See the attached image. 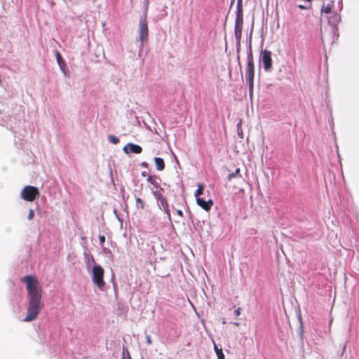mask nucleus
I'll return each mask as SVG.
<instances>
[{
    "mask_svg": "<svg viewBox=\"0 0 359 359\" xmlns=\"http://www.w3.org/2000/svg\"><path fill=\"white\" fill-rule=\"evenodd\" d=\"M21 280L26 283L28 294V306L25 322H30L37 318L43 306L42 303V288L34 276H26Z\"/></svg>",
    "mask_w": 359,
    "mask_h": 359,
    "instance_id": "f257e3e1",
    "label": "nucleus"
},
{
    "mask_svg": "<svg viewBox=\"0 0 359 359\" xmlns=\"http://www.w3.org/2000/svg\"><path fill=\"white\" fill-rule=\"evenodd\" d=\"M247 60L248 63L246 67V79L249 86L250 94L252 95L253 92L254 85L255 63L251 45H250L249 51L247 55Z\"/></svg>",
    "mask_w": 359,
    "mask_h": 359,
    "instance_id": "f03ea898",
    "label": "nucleus"
},
{
    "mask_svg": "<svg viewBox=\"0 0 359 359\" xmlns=\"http://www.w3.org/2000/svg\"><path fill=\"white\" fill-rule=\"evenodd\" d=\"M243 25V11L241 3H238L236 16L235 20V37L237 41L240 42L242 36V29Z\"/></svg>",
    "mask_w": 359,
    "mask_h": 359,
    "instance_id": "7ed1b4c3",
    "label": "nucleus"
},
{
    "mask_svg": "<svg viewBox=\"0 0 359 359\" xmlns=\"http://www.w3.org/2000/svg\"><path fill=\"white\" fill-rule=\"evenodd\" d=\"M93 282L100 290H103L105 286L104 280V271L100 265H95L92 269Z\"/></svg>",
    "mask_w": 359,
    "mask_h": 359,
    "instance_id": "20e7f679",
    "label": "nucleus"
},
{
    "mask_svg": "<svg viewBox=\"0 0 359 359\" xmlns=\"http://www.w3.org/2000/svg\"><path fill=\"white\" fill-rule=\"evenodd\" d=\"M20 195L23 200L32 202L39 197L40 193L37 187L28 185L22 189Z\"/></svg>",
    "mask_w": 359,
    "mask_h": 359,
    "instance_id": "39448f33",
    "label": "nucleus"
},
{
    "mask_svg": "<svg viewBox=\"0 0 359 359\" xmlns=\"http://www.w3.org/2000/svg\"><path fill=\"white\" fill-rule=\"evenodd\" d=\"M272 53L267 49H262L259 55V60L262 62L264 69L266 72H269L273 67V60L271 57Z\"/></svg>",
    "mask_w": 359,
    "mask_h": 359,
    "instance_id": "423d86ee",
    "label": "nucleus"
},
{
    "mask_svg": "<svg viewBox=\"0 0 359 359\" xmlns=\"http://www.w3.org/2000/svg\"><path fill=\"white\" fill-rule=\"evenodd\" d=\"M139 35L142 43L148 39V26L145 18H142L139 23Z\"/></svg>",
    "mask_w": 359,
    "mask_h": 359,
    "instance_id": "0eeeda50",
    "label": "nucleus"
},
{
    "mask_svg": "<svg viewBox=\"0 0 359 359\" xmlns=\"http://www.w3.org/2000/svg\"><path fill=\"white\" fill-rule=\"evenodd\" d=\"M196 203L201 208H203L205 211H209L211 210L214 203L212 199H209L208 201H205L203 198L201 197H197Z\"/></svg>",
    "mask_w": 359,
    "mask_h": 359,
    "instance_id": "6e6552de",
    "label": "nucleus"
},
{
    "mask_svg": "<svg viewBox=\"0 0 359 359\" xmlns=\"http://www.w3.org/2000/svg\"><path fill=\"white\" fill-rule=\"evenodd\" d=\"M123 151L126 154L129 153H133V154H140L142 151V149L140 146L133 144V143H128L123 147Z\"/></svg>",
    "mask_w": 359,
    "mask_h": 359,
    "instance_id": "1a4fd4ad",
    "label": "nucleus"
},
{
    "mask_svg": "<svg viewBox=\"0 0 359 359\" xmlns=\"http://www.w3.org/2000/svg\"><path fill=\"white\" fill-rule=\"evenodd\" d=\"M339 20L340 15L336 12H334L331 13L330 17L328 18V23L331 25L332 27H336Z\"/></svg>",
    "mask_w": 359,
    "mask_h": 359,
    "instance_id": "9d476101",
    "label": "nucleus"
},
{
    "mask_svg": "<svg viewBox=\"0 0 359 359\" xmlns=\"http://www.w3.org/2000/svg\"><path fill=\"white\" fill-rule=\"evenodd\" d=\"M160 202L159 207L163 208L165 213L167 215L169 219H170V212L169 210V205L166 198L164 197L158 201Z\"/></svg>",
    "mask_w": 359,
    "mask_h": 359,
    "instance_id": "9b49d317",
    "label": "nucleus"
},
{
    "mask_svg": "<svg viewBox=\"0 0 359 359\" xmlns=\"http://www.w3.org/2000/svg\"><path fill=\"white\" fill-rule=\"evenodd\" d=\"M154 162L156 165V170L161 171L165 168V163L162 158L156 157L154 158Z\"/></svg>",
    "mask_w": 359,
    "mask_h": 359,
    "instance_id": "f8f14e48",
    "label": "nucleus"
},
{
    "mask_svg": "<svg viewBox=\"0 0 359 359\" xmlns=\"http://www.w3.org/2000/svg\"><path fill=\"white\" fill-rule=\"evenodd\" d=\"M334 7V3L330 2L328 3L327 5H323L321 8V13H325V14H331L332 13V9Z\"/></svg>",
    "mask_w": 359,
    "mask_h": 359,
    "instance_id": "ddd939ff",
    "label": "nucleus"
},
{
    "mask_svg": "<svg viewBox=\"0 0 359 359\" xmlns=\"http://www.w3.org/2000/svg\"><path fill=\"white\" fill-rule=\"evenodd\" d=\"M156 191H153V194H154V196H155V198H156L158 201H159V200H161V198H164V196H163V194H162V192H163V189H162L161 187H156Z\"/></svg>",
    "mask_w": 359,
    "mask_h": 359,
    "instance_id": "4468645a",
    "label": "nucleus"
},
{
    "mask_svg": "<svg viewBox=\"0 0 359 359\" xmlns=\"http://www.w3.org/2000/svg\"><path fill=\"white\" fill-rule=\"evenodd\" d=\"M242 175L241 174L240 168H237L234 172H232L228 175V180L231 181L233 178H241Z\"/></svg>",
    "mask_w": 359,
    "mask_h": 359,
    "instance_id": "2eb2a0df",
    "label": "nucleus"
},
{
    "mask_svg": "<svg viewBox=\"0 0 359 359\" xmlns=\"http://www.w3.org/2000/svg\"><path fill=\"white\" fill-rule=\"evenodd\" d=\"M147 181L151 184L154 185L156 187H158L157 177L156 175H149L147 177Z\"/></svg>",
    "mask_w": 359,
    "mask_h": 359,
    "instance_id": "dca6fc26",
    "label": "nucleus"
},
{
    "mask_svg": "<svg viewBox=\"0 0 359 359\" xmlns=\"http://www.w3.org/2000/svg\"><path fill=\"white\" fill-rule=\"evenodd\" d=\"M214 348L218 359H224V354L223 353L222 349L219 348L216 344H215Z\"/></svg>",
    "mask_w": 359,
    "mask_h": 359,
    "instance_id": "f3484780",
    "label": "nucleus"
},
{
    "mask_svg": "<svg viewBox=\"0 0 359 359\" xmlns=\"http://www.w3.org/2000/svg\"><path fill=\"white\" fill-rule=\"evenodd\" d=\"M136 207L137 209L144 210L145 208L144 202L140 198H136Z\"/></svg>",
    "mask_w": 359,
    "mask_h": 359,
    "instance_id": "a211bd4d",
    "label": "nucleus"
},
{
    "mask_svg": "<svg viewBox=\"0 0 359 359\" xmlns=\"http://www.w3.org/2000/svg\"><path fill=\"white\" fill-rule=\"evenodd\" d=\"M203 189H204V185L203 184H198V189L195 193V196L196 198H197V197H200V196L203 194Z\"/></svg>",
    "mask_w": 359,
    "mask_h": 359,
    "instance_id": "6ab92c4d",
    "label": "nucleus"
},
{
    "mask_svg": "<svg viewBox=\"0 0 359 359\" xmlns=\"http://www.w3.org/2000/svg\"><path fill=\"white\" fill-rule=\"evenodd\" d=\"M108 139L110 141V142H111L114 144H116L119 142V139L113 135H109Z\"/></svg>",
    "mask_w": 359,
    "mask_h": 359,
    "instance_id": "aec40b11",
    "label": "nucleus"
},
{
    "mask_svg": "<svg viewBox=\"0 0 359 359\" xmlns=\"http://www.w3.org/2000/svg\"><path fill=\"white\" fill-rule=\"evenodd\" d=\"M34 210L32 209H30L29 211L27 218H28V219L32 220L34 218Z\"/></svg>",
    "mask_w": 359,
    "mask_h": 359,
    "instance_id": "412c9836",
    "label": "nucleus"
},
{
    "mask_svg": "<svg viewBox=\"0 0 359 359\" xmlns=\"http://www.w3.org/2000/svg\"><path fill=\"white\" fill-rule=\"evenodd\" d=\"M99 241H100V244L102 245L104 244V243L105 242V236L104 235H100Z\"/></svg>",
    "mask_w": 359,
    "mask_h": 359,
    "instance_id": "4be33fe9",
    "label": "nucleus"
},
{
    "mask_svg": "<svg viewBox=\"0 0 359 359\" xmlns=\"http://www.w3.org/2000/svg\"><path fill=\"white\" fill-rule=\"evenodd\" d=\"M56 58H57V62L59 64H60V62L62 60V58L59 52H57V53H56Z\"/></svg>",
    "mask_w": 359,
    "mask_h": 359,
    "instance_id": "5701e85b",
    "label": "nucleus"
},
{
    "mask_svg": "<svg viewBox=\"0 0 359 359\" xmlns=\"http://www.w3.org/2000/svg\"><path fill=\"white\" fill-rule=\"evenodd\" d=\"M241 309L239 307L237 309H236L234 311V314L236 316H238L241 315Z\"/></svg>",
    "mask_w": 359,
    "mask_h": 359,
    "instance_id": "b1692460",
    "label": "nucleus"
},
{
    "mask_svg": "<svg viewBox=\"0 0 359 359\" xmlns=\"http://www.w3.org/2000/svg\"><path fill=\"white\" fill-rule=\"evenodd\" d=\"M146 340H147V343L148 344H151L152 343V341H151V337H150V336H149V335H147V336L146 337Z\"/></svg>",
    "mask_w": 359,
    "mask_h": 359,
    "instance_id": "393cba45",
    "label": "nucleus"
},
{
    "mask_svg": "<svg viewBox=\"0 0 359 359\" xmlns=\"http://www.w3.org/2000/svg\"><path fill=\"white\" fill-rule=\"evenodd\" d=\"M177 214L178 215H180V217H182V216H183V212H182V210H178L177 211Z\"/></svg>",
    "mask_w": 359,
    "mask_h": 359,
    "instance_id": "a878e982",
    "label": "nucleus"
},
{
    "mask_svg": "<svg viewBox=\"0 0 359 359\" xmlns=\"http://www.w3.org/2000/svg\"><path fill=\"white\" fill-rule=\"evenodd\" d=\"M142 166H145V167H147V163L146 162H143V163H142Z\"/></svg>",
    "mask_w": 359,
    "mask_h": 359,
    "instance_id": "bb28decb",
    "label": "nucleus"
},
{
    "mask_svg": "<svg viewBox=\"0 0 359 359\" xmlns=\"http://www.w3.org/2000/svg\"><path fill=\"white\" fill-rule=\"evenodd\" d=\"M299 7L301 9H304V8H305V7H304V6H302V5L299 6Z\"/></svg>",
    "mask_w": 359,
    "mask_h": 359,
    "instance_id": "cd10ccee",
    "label": "nucleus"
},
{
    "mask_svg": "<svg viewBox=\"0 0 359 359\" xmlns=\"http://www.w3.org/2000/svg\"><path fill=\"white\" fill-rule=\"evenodd\" d=\"M142 176H146V172H143L142 173Z\"/></svg>",
    "mask_w": 359,
    "mask_h": 359,
    "instance_id": "c85d7f7f",
    "label": "nucleus"
},
{
    "mask_svg": "<svg viewBox=\"0 0 359 359\" xmlns=\"http://www.w3.org/2000/svg\"><path fill=\"white\" fill-rule=\"evenodd\" d=\"M222 323H223V324H225V323H226L225 318H224V319H223V320H222Z\"/></svg>",
    "mask_w": 359,
    "mask_h": 359,
    "instance_id": "c756f323",
    "label": "nucleus"
},
{
    "mask_svg": "<svg viewBox=\"0 0 359 359\" xmlns=\"http://www.w3.org/2000/svg\"><path fill=\"white\" fill-rule=\"evenodd\" d=\"M243 133V131H241V133H238V135H241Z\"/></svg>",
    "mask_w": 359,
    "mask_h": 359,
    "instance_id": "7c9ffc66",
    "label": "nucleus"
},
{
    "mask_svg": "<svg viewBox=\"0 0 359 359\" xmlns=\"http://www.w3.org/2000/svg\"><path fill=\"white\" fill-rule=\"evenodd\" d=\"M243 133V131H241V133H238V135H241Z\"/></svg>",
    "mask_w": 359,
    "mask_h": 359,
    "instance_id": "2f4dec72",
    "label": "nucleus"
},
{
    "mask_svg": "<svg viewBox=\"0 0 359 359\" xmlns=\"http://www.w3.org/2000/svg\"><path fill=\"white\" fill-rule=\"evenodd\" d=\"M243 133V131H241V133H238V135H241Z\"/></svg>",
    "mask_w": 359,
    "mask_h": 359,
    "instance_id": "473e14b6",
    "label": "nucleus"
},
{
    "mask_svg": "<svg viewBox=\"0 0 359 359\" xmlns=\"http://www.w3.org/2000/svg\"><path fill=\"white\" fill-rule=\"evenodd\" d=\"M234 325L238 326V323H234Z\"/></svg>",
    "mask_w": 359,
    "mask_h": 359,
    "instance_id": "72a5a7b5",
    "label": "nucleus"
}]
</instances>
